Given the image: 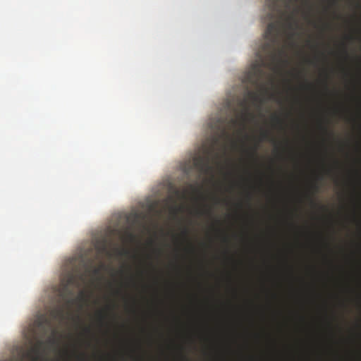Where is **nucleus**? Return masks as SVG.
Wrapping results in <instances>:
<instances>
[{
    "label": "nucleus",
    "mask_w": 361,
    "mask_h": 361,
    "mask_svg": "<svg viewBox=\"0 0 361 361\" xmlns=\"http://www.w3.org/2000/svg\"><path fill=\"white\" fill-rule=\"evenodd\" d=\"M283 1L286 9L289 10L296 0H266L268 8L267 20L269 21L264 32L265 42L262 46L261 51L257 53L258 59L245 73L243 82L260 87L262 93L268 91L262 85V78L265 75L264 68L274 66L279 60L282 51L279 45L286 29L292 30L297 26L295 13L297 10L292 12L283 11L280 6V2Z\"/></svg>",
    "instance_id": "1"
},
{
    "label": "nucleus",
    "mask_w": 361,
    "mask_h": 361,
    "mask_svg": "<svg viewBox=\"0 0 361 361\" xmlns=\"http://www.w3.org/2000/svg\"><path fill=\"white\" fill-rule=\"evenodd\" d=\"M85 281L86 274L78 270L77 268L64 274L59 288V295L68 306L71 305L75 301L73 298V288H80Z\"/></svg>",
    "instance_id": "2"
},
{
    "label": "nucleus",
    "mask_w": 361,
    "mask_h": 361,
    "mask_svg": "<svg viewBox=\"0 0 361 361\" xmlns=\"http://www.w3.org/2000/svg\"><path fill=\"white\" fill-rule=\"evenodd\" d=\"M193 165L200 173L203 174H207L212 171L209 159L207 157H195L193 159Z\"/></svg>",
    "instance_id": "3"
},
{
    "label": "nucleus",
    "mask_w": 361,
    "mask_h": 361,
    "mask_svg": "<svg viewBox=\"0 0 361 361\" xmlns=\"http://www.w3.org/2000/svg\"><path fill=\"white\" fill-rule=\"evenodd\" d=\"M42 341H38L36 345L27 353V357L34 361H37L39 357L41 349L42 348Z\"/></svg>",
    "instance_id": "4"
},
{
    "label": "nucleus",
    "mask_w": 361,
    "mask_h": 361,
    "mask_svg": "<svg viewBox=\"0 0 361 361\" xmlns=\"http://www.w3.org/2000/svg\"><path fill=\"white\" fill-rule=\"evenodd\" d=\"M247 99L252 103H262L261 92L258 91L249 90L247 92Z\"/></svg>",
    "instance_id": "5"
},
{
    "label": "nucleus",
    "mask_w": 361,
    "mask_h": 361,
    "mask_svg": "<svg viewBox=\"0 0 361 361\" xmlns=\"http://www.w3.org/2000/svg\"><path fill=\"white\" fill-rule=\"evenodd\" d=\"M51 315L54 319H63L64 317V310L62 307H57L51 310Z\"/></svg>",
    "instance_id": "6"
},
{
    "label": "nucleus",
    "mask_w": 361,
    "mask_h": 361,
    "mask_svg": "<svg viewBox=\"0 0 361 361\" xmlns=\"http://www.w3.org/2000/svg\"><path fill=\"white\" fill-rule=\"evenodd\" d=\"M247 104H248V102H247V99H243L241 103H240V105L244 107L245 110L242 113V118L243 120H245V118H247V116L250 115V113H249V109H248V106H247Z\"/></svg>",
    "instance_id": "7"
},
{
    "label": "nucleus",
    "mask_w": 361,
    "mask_h": 361,
    "mask_svg": "<svg viewBox=\"0 0 361 361\" xmlns=\"http://www.w3.org/2000/svg\"><path fill=\"white\" fill-rule=\"evenodd\" d=\"M49 324V322L46 318L45 316L42 315L37 321H36V325L38 327H42L44 325Z\"/></svg>",
    "instance_id": "8"
},
{
    "label": "nucleus",
    "mask_w": 361,
    "mask_h": 361,
    "mask_svg": "<svg viewBox=\"0 0 361 361\" xmlns=\"http://www.w3.org/2000/svg\"><path fill=\"white\" fill-rule=\"evenodd\" d=\"M260 137L261 140H270L271 139V134L269 131L267 130H262L260 133Z\"/></svg>",
    "instance_id": "9"
},
{
    "label": "nucleus",
    "mask_w": 361,
    "mask_h": 361,
    "mask_svg": "<svg viewBox=\"0 0 361 361\" xmlns=\"http://www.w3.org/2000/svg\"><path fill=\"white\" fill-rule=\"evenodd\" d=\"M114 252L117 255L123 256V255H127L129 252L126 249H120L118 247H116L114 249Z\"/></svg>",
    "instance_id": "10"
},
{
    "label": "nucleus",
    "mask_w": 361,
    "mask_h": 361,
    "mask_svg": "<svg viewBox=\"0 0 361 361\" xmlns=\"http://www.w3.org/2000/svg\"><path fill=\"white\" fill-rule=\"evenodd\" d=\"M271 120L274 123H277L280 126H282L283 123V120L277 115L274 114L271 116Z\"/></svg>",
    "instance_id": "11"
},
{
    "label": "nucleus",
    "mask_w": 361,
    "mask_h": 361,
    "mask_svg": "<svg viewBox=\"0 0 361 361\" xmlns=\"http://www.w3.org/2000/svg\"><path fill=\"white\" fill-rule=\"evenodd\" d=\"M78 299L80 301H85V300H86V294H85V291H83V290L80 291Z\"/></svg>",
    "instance_id": "12"
},
{
    "label": "nucleus",
    "mask_w": 361,
    "mask_h": 361,
    "mask_svg": "<svg viewBox=\"0 0 361 361\" xmlns=\"http://www.w3.org/2000/svg\"><path fill=\"white\" fill-rule=\"evenodd\" d=\"M257 149H258V145H255L254 147L252 149L251 152H250L251 157H255L257 156Z\"/></svg>",
    "instance_id": "13"
},
{
    "label": "nucleus",
    "mask_w": 361,
    "mask_h": 361,
    "mask_svg": "<svg viewBox=\"0 0 361 361\" xmlns=\"http://www.w3.org/2000/svg\"><path fill=\"white\" fill-rule=\"evenodd\" d=\"M126 235V238L129 240H134L135 238V235L131 232H127Z\"/></svg>",
    "instance_id": "14"
},
{
    "label": "nucleus",
    "mask_w": 361,
    "mask_h": 361,
    "mask_svg": "<svg viewBox=\"0 0 361 361\" xmlns=\"http://www.w3.org/2000/svg\"><path fill=\"white\" fill-rule=\"evenodd\" d=\"M99 249L102 252H107L106 240L105 239L103 240V243Z\"/></svg>",
    "instance_id": "15"
},
{
    "label": "nucleus",
    "mask_w": 361,
    "mask_h": 361,
    "mask_svg": "<svg viewBox=\"0 0 361 361\" xmlns=\"http://www.w3.org/2000/svg\"><path fill=\"white\" fill-rule=\"evenodd\" d=\"M98 317L101 322H103L104 320L105 319V314L102 311H99L98 312Z\"/></svg>",
    "instance_id": "16"
},
{
    "label": "nucleus",
    "mask_w": 361,
    "mask_h": 361,
    "mask_svg": "<svg viewBox=\"0 0 361 361\" xmlns=\"http://www.w3.org/2000/svg\"><path fill=\"white\" fill-rule=\"evenodd\" d=\"M100 270H101V268H98V267H94L92 269V274H94V275H97L100 273Z\"/></svg>",
    "instance_id": "17"
},
{
    "label": "nucleus",
    "mask_w": 361,
    "mask_h": 361,
    "mask_svg": "<svg viewBox=\"0 0 361 361\" xmlns=\"http://www.w3.org/2000/svg\"><path fill=\"white\" fill-rule=\"evenodd\" d=\"M230 123L232 125V126H235L237 125L238 123V120L236 118H231L230 120Z\"/></svg>",
    "instance_id": "18"
},
{
    "label": "nucleus",
    "mask_w": 361,
    "mask_h": 361,
    "mask_svg": "<svg viewBox=\"0 0 361 361\" xmlns=\"http://www.w3.org/2000/svg\"><path fill=\"white\" fill-rule=\"evenodd\" d=\"M312 188L314 190V192H317L319 191V187L317 184H314Z\"/></svg>",
    "instance_id": "19"
},
{
    "label": "nucleus",
    "mask_w": 361,
    "mask_h": 361,
    "mask_svg": "<svg viewBox=\"0 0 361 361\" xmlns=\"http://www.w3.org/2000/svg\"><path fill=\"white\" fill-rule=\"evenodd\" d=\"M182 234H183V235L185 238H188V229H186V228H185V229H184V230L183 231V232H182Z\"/></svg>",
    "instance_id": "20"
},
{
    "label": "nucleus",
    "mask_w": 361,
    "mask_h": 361,
    "mask_svg": "<svg viewBox=\"0 0 361 361\" xmlns=\"http://www.w3.org/2000/svg\"><path fill=\"white\" fill-rule=\"evenodd\" d=\"M322 129L323 130L324 132H325L326 133H328V129L326 126H321Z\"/></svg>",
    "instance_id": "21"
},
{
    "label": "nucleus",
    "mask_w": 361,
    "mask_h": 361,
    "mask_svg": "<svg viewBox=\"0 0 361 361\" xmlns=\"http://www.w3.org/2000/svg\"><path fill=\"white\" fill-rule=\"evenodd\" d=\"M84 331L86 332V333H90V327H85L84 329Z\"/></svg>",
    "instance_id": "22"
},
{
    "label": "nucleus",
    "mask_w": 361,
    "mask_h": 361,
    "mask_svg": "<svg viewBox=\"0 0 361 361\" xmlns=\"http://www.w3.org/2000/svg\"><path fill=\"white\" fill-rule=\"evenodd\" d=\"M222 133H223L224 135L226 134V129L224 128H223V129H222Z\"/></svg>",
    "instance_id": "23"
},
{
    "label": "nucleus",
    "mask_w": 361,
    "mask_h": 361,
    "mask_svg": "<svg viewBox=\"0 0 361 361\" xmlns=\"http://www.w3.org/2000/svg\"><path fill=\"white\" fill-rule=\"evenodd\" d=\"M205 212H206L207 214H210V213H211L210 209H207V210H206Z\"/></svg>",
    "instance_id": "24"
},
{
    "label": "nucleus",
    "mask_w": 361,
    "mask_h": 361,
    "mask_svg": "<svg viewBox=\"0 0 361 361\" xmlns=\"http://www.w3.org/2000/svg\"><path fill=\"white\" fill-rule=\"evenodd\" d=\"M138 217H139V216H138V214H135V218H136V219H137Z\"/></svg>",
    "instance_id": "25"
},
{
    "label": "nucleus",
    "mask_w": 361,
    "mask_h": 361,
    "mask_svg": "<svg viewBox=\"0 0 361 361\" xmlns=\"http://www.w3.org/2000/svg\"><path fill=\"white\" fill-rule=\"evenodd\" d=\"M310 85L309 84L306 85L305 87H309Z\"/></svg>",
    "instance_id": "26"
},
{
    "label": "nucleus",
    "mask_w": 361,
    "mask_h": 361,
    "mask_svg": "<svg viewBox=\"0 0 361 361\" xmlns=\"http://www.w3.org/2000/svg\"><path fill=\"white\" fill-rule=\"evenodd\" d=\"M107 253H108V255H109V256H111V253H110L109 252H107Z\"/></svg>",
    "instance_id": "27"
},
{
    "label": "nucleus",
    "mask_w": 361,
    "mask_h": 361,
    "mask_svg": "<svg viewBox=\"0 0 361 361\" xmlns=\"http://www.w3.org/2000/svg\"><path fill=\"white\" fill-rule=\"evenodd\" d=\"M172 209H173V210H176V209L175 207H173V208H172Z\"/></svg>",
    "instance_id": "28"
}]
</instances>
